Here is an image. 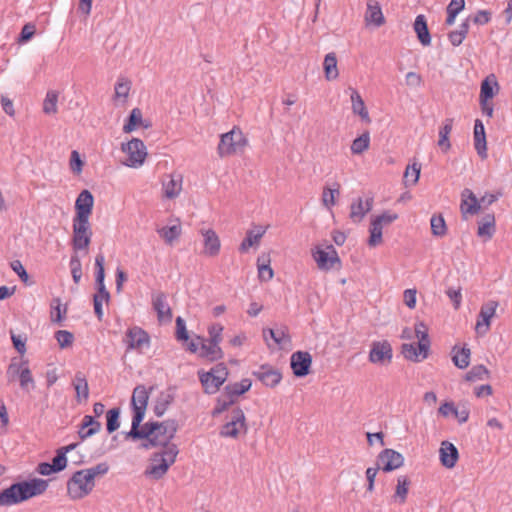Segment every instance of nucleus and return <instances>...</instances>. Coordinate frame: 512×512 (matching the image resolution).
Instances as JSON below:
<instances>
[{
  "label": "nucleus",
  "mask_w": 512,
  "mask_h": 512,
  "mask_svg": "<svg viewBox=\"0 0 512 512\" xmlns=\"http://www.w3.org/2000/svg\"><path fill=\"white\" fill-rule=\"evenodd\" d=\"M160 425V431H156L154 435H158L159 445L163 446L162 450L151 455L150 465L145 469L144 475L152 480L161 479L168 471L169 467L175 462L179 453L178 447L170 443V440L176 433L175 421H164Z\"/></svg>",
  "instance_id": "1"
},
{
  "label": "nucleus",
  "mask_w": 512,
  "mask_h": 512,
  "mask_svg": "<svg viewBox=\"0 0 512 512\" xmlns=\"http://www.w3.org/2000/svg\"><path fill=\"white\" fill-rule=\"evenodd\" d=\"M48 480L33 478L13 483L0 492V506H12L42 495L48 488Z\"/></svg>",
  "instance_id": "2"
},
{
  "label": "nucleus",
  "mask_w": 512,
  "mask_h": 512,
  "mask_svg": "<svg viewBox=\"0 0 512 512\" xmlns=\"http://www.w3.org/2000/svg\"><path fill=\"white\" fill-rule=\"evenodd\" d=\"M415 334L419 339L418 343L402 344V354L407 360L420 362L428 357L430 339L427 327L423 322L415 324Z\"/></svg>",
  "instance_id": "3"
},
{
  "label": "nucleus",
  "mask_w": 512,
  "mask_h": 512,
  "mask_svg": "<svg viewBox=\"0 0 512 512\" xmlns=\"http://www.w3.org/2000/svg\"><path fill=\"white\" fill-rule=\"evenodd\" d=\"M228 376V368L223 362L217 363L209 371H198L199 381L203 387L204 393L210 395L219 391Z\"/></svg>",
  "instance_id": "4"
},
{
  "label": "nucleus",
  "mask_w": 512,
  "mask_h": 512,
  "mask_svg": "<svg viewBox=\"0 0 512 512\" xmlns=\"http://www.w3.org/2000/svg\"><path fill=\"white\" fill-rule=\"evenodd\" d=\"M246 144L247 139L241 129L234 127L229 132L221 135L217 152L220 157L230 156L236 154L240 149L245 147Z\"/></svg>",
  "instance_id": "5"
},
{
  "label": "nucleus",
  "mask_w": 512,
  "mask_h": 512,
  "mask_svg": "<svg viewBox=\"0 0 512 512\" xmlns=\"http://www.w3.org/2000/svg\"><path fill=\"white\" fill-rule=\"evenodd\" d=\"M95 482L91 481L84 470H78L67 481V493L72 500H79L89 495Z\"/></svg>",
  "instance_id": "6"
},
{
  "label": "nucleus",
  "mask_w": 512,
  "mask_h": 512,
  "mask_svg": "<svg viewBox=\"0 0 512 512\" xmlns=\"http://www.w3.org/2000/svg\"><path fill=\"white\" fill-rule=\"evenodd\" d=\"M72 246L74 250H87L92 237L89 218H73Z\"/></svg>",
  "instance_id": "7"
},
{
  "label": "nucleus",
  "mask_w": 512,
  "mask_h": 512,
  "mask_svg": "<svg viewBox=\"0 0 512 512\" xmlns=\"http://www.w3.org/2000/svg\"><path fill=\"white\" fill-rule=\"evenodd\" d=\"M242 432H247L246 417L240 407H235L231 411L229 421L221 427L220 436L237 438Z\"/></svg>",
  "instance_id": "8"
},
{
  "label": "nucleus",
  "mask_w": 512,
  "mask_h": 512,
  "mask_svg": "<svg viewBox=\"0 0 512 512\" xmlns=\"http://www.w3.org/2000/svg\"><path fill=\"white\" fill-rule=\"evenodd\" d=\"M165 425H163L164 427ZM162 425L159 422H147L141 428H137L135 430H130L126 433V438H131L134 440L137 439H146L147 443H143L144 448L156 447L159 446L160 442L158 440V435H154L156 431L161 430Z\"/></svg>",
  "instance_id": "9"
},
{
  "label": "nucleus",
  "mask_w": 512,
  "mask_h": 512,
  "mask_svg": "<svg viewBox=\"0 0 512 512\" xmlns=\"http://www.w3.org/2000/svg\"><path fill=\"white\" fill-rule=\"evenodd\" d=\"M122 150L127 153L128 158L125 165L137 168L141 166L147 156L146 147L142 140L133 138L126 144H122Z\"/></svg>",
  "instance_id": "10"
},
{
  "label": "nucleus",
  "mask_w": 512,
  "mask_h": 512,
  "mask_svg": "<svg viewBox=\"0 0 512 512\" xmlns=\"http://www.w3.org/2000/svg\"><path fill=\"white\" fill-rule=\"evenodd\" d=\"M393 358V349L389 341H373L369 352V361L377 365H388Z\"/></svg>",
  "instance_id": "11"
},
{
  "label": "nucleus",
  "mask_w": 512,
  "mask_h": 512,
  "mask_svg": "<svg viewBox=\"0 0 512 512\" xmlns=\"http://www.w3.org/2000/svg\"><path fill=\"white\" fill-rule=\"evenodd\" d=\"M312 256L321 270H330L335 264L341 263L338 253L332 244L327 245L326 249L317 246L312 251Z\"/></svg>",
  "instance_id": "12"
},
{
  "label": "nucleus",
  "mask_w": 512,
  "mask_h": 512,
  "mask_svg": "<svg viewBox=\"0 0 512 512\" xmlns=\"http://www.w3.org/2000/svg\"><path fill=\"white\" fill-rule=\"evenodd\" d=\"M498 306L499 302L495 300H489L481 306L475 325L477 334L485 335L489 331L490 321L495 316Z\"/></svg>",
  "instance_id": "13"
},
{
  "label": "nucleus",
  "mask_w": 512,
  "mask_h": 512,
  "mask_svg": "<svg viewBox=\"0 0 512 512\" xmlns=\"http://www.w3.org/2000/svg\"><path fill=\"white\" fill-rule=\"evenodd\" d=\"M404 464V457L394 449L386 448L382 450L377 457V465L384 472H391L400 468Z\"/></svg>",
  "instance_id": "14"
},
{
  "label": "nucleus",
  "mask_w": 512,
  "mask_h": 512,
  "mask_svg": "<svg viewBox=\"0 0 512 512\" xmlns=\"http://www.w3.org/2000/svg\"><path fill=\"white\" fill-rule=\"evenodd\" d=\"M252 376L269 388L276 387L282 380L281 372L269 364H263L258 370L252 371Z\"/></svg>",
  "instance_id": "15"
},
{
  "label": "nucleus",
  "mask_w": 512,
  "mask_h": 512,
  "mask_svg": "<svg viewBox=\"0 0 512 512\" xmlns=\"http://www.w3.org/2000/svg\"><path fill=\"white\" fill-rule=\"evenodd\" d=\"M312 356L307 351H296L291 355L290 366L296 377H305L310 373Z\"/></svg>",
  "instance_id": "16"
},
{
  "label": "nucleus",
  "mask_w": 512,
  "mask_h": 512,
  "mask_svg": "<svg viewBox=\"0 0 512 512\" xmlns=\"http://www.w3.org/2000/svg\"><path fill=\"white\" fill-rule=\"evenodd\" d=\"M125 343L127 350H141L150 344L149 334L138 326H134L126 332Z\"/></svg>",
  "instance_id": "17"
},
{
  "label": "nucleus",
  "mask_w": 512,
  "mask_h": 512,
  "mask_svg": "<svg viewBox=\"0 0 512 512\" xmlns=\"http://www.w3.org/2000/svg\"><path fill=\"white\" fill-rule=\"evenodd\" d=\"M105 257L102 253H99L95 257V267H96V277L95 282L97 286L98 292L93 296L101 299L105 302H109L110 293L105 287L104 279H105V270H104Z\"/></svg>",
  "instance_id": "18"
},
{
  "label": "nucleus",
  "mask_w": 512,
  "mask_h": 512,
  "mask_svg": "<svg viewBox=\"0 0 512 512\" xmlns=\"http://www.w3.org/2000/svg\"><path fill=\"white\" fill-rule=\"evenodd\" d=\"M94 205V197L89 190H82L75 201V217L89 218Z\"/></svg>",
  "instance_id": "19"
},
{
  "label": "nucleus",
  "mask_w": 512,
  "mask_h": 512,
  "mask_svg": "<svg viewBox=\"0 0 512 512\" xmlns=\"http://www.w3.org/2000/svg\"><path fill=\"white\" fill-rule=\"evenodd\" d=\"M197 340H201V347L199 350V357L204 358L210 362H215L223 359L224 352L219 344H214L211 341L205 340L200 336H196Z\"/></svg>",
  "instance_id": "20"
},
{
  "label": "nucleus",
  "mask_w": 512,
  "mask_h": 512,
  "mask_svg": "<svg viewBox=\"0 0 512 512\" xmlns=\"http://www.w3.org/2000/svg\"><path fill=\"white\" fill-rule=\"evenodd\" d=\"M439 456L441 464L444 467L451 469L456 465L459 458L458 449L451 442L443 441L439 450Z\"/></svg>",
  "instance_id": "21"
},
{
  "label": "nucleus",
  "mask_w": 512,
  "mask_h": 512,
  "mask_svg": "<svg viewBox=\"0 0 512 512\" xmlns=\"http://www.w3.org/2000/svg\"><path fill=\"white\" fill-rule=\"evenodd\" d=\"M462 200L460 204V210L463 215H475L480 211V200L477 199L476 195L468 188H465L462 193Z\"/></svg>",
  "instance_id": "22"
},
{
  "label": "nucleus",
  "mask_w": 512,
  "mask_h": 512,
  "mask_svg": "<svg viewBox=\"0 0 512 512\" xmlns=\"http://www.w3.org/2000/svg\"><path fill=\"white\" fill-rule=\"evenodd\" d=\"M486 133L483 122L476 119L474 123V147L480 158H487Z\"/></svg>",
  "instance_id": "23"
},
{
  "label": "nucleus",
  "mask_w": 512,
  "mask_h": 512,
  "mask_svg": "<svg viewBox=\"0 0 512 512\" xmlns=\"http://www.w3.org/2000/svg\"><path fill=\"white\" fill-rule=\"evenodd\" d=\"M372 205V197L366 199L365 203L363 202L362 198H357L355 201L352 202L350 206V218L354 222H360L365 217V215L372 209Z\"/></svg>",
  "instance_id": "24"
},
{
  "label": "nucleus",
  "mask_w": 512,
  "mask_h": 512,
  "mask_svg": "<svg viewBox=\"0 0 512 512\" xmlns=\"http://www.w3.org/2000/svg\"><path fill=\"white\" fill-rule=\"evenodd\" d=\"M101 429V423L91 415H85L78 430V435L81 441L95 435Z\"/></svg>",
  "instance_id": "25"
},
{
  "label": "nucleus",
  "mask_w": 512,
  "mask_h": 512,
  "mask_svg": "<svg viewBox=\"0 0 512 512\" xmlns=\"http://www.w3.org/2000/svg\"><path fill=\"white\" fill-rule=\"evenodd\" d=\"M152 305L160 321L164 319L171 320L172 311L166 301V295L163 292H159L152 296Z\"/></svg>",
  "instance_id": "26"
},
{
  "label": "nucleus",
  "mask_w": 512,
  "mask_h": 512,
  "mask_svg": "<svg viewBox=\"0 0 512 512\" xmlns=\"http://www.w3.org/2000/svg\"><path fill=\"white\" fill-rule=\"evenodd\" d=\"M365 21L367 24H373L376 27H380L384 24L385 18L383 16L381 6L377 1H368L367 10L365 13Z\"/></svg>",
  "instance_id": "27"
},
{
  "label": "nucleus",
  "mask_w": 512,
  "mask_h": 512,
  "mask_svg": "<svg viewBox=\"0 0 512 512\" xmlns=\"http://www.w3.org/2000/svg\"><path fill=\"white\" fill-rule=\"evenodd\" d=\"M175 398L174 388L169 387L166 391L160 392L155 400L154 413L157 417H161Z\"/></svg>",
  "instance_id": "28"
},
{
  "label": "nucleus",
  "mask_w": 512,
  "mask_h": 512,
  "mask_svg": "<svg viewBox=\"0 0 512 512\" xmlns=\"http://www.w3.org/2000/svg\"><path fill=\"white\" fill-rule=\"evenodd\" d=\"M499 89L496 76L490 74L481 82L479 99H484V101L491 100L498 93Z\"/></svg>",
  "instance_id": "29"
},
{
  "label": "nucleus",
  "mask_w": 512,
  "mask_h": 512,
  "mask_svg": "<svg viewBox=\"0 0 512 512\" xmlns=\"http://www.w3.org/2000/svg\"><path fill=\"white\" fill-rule=\"evenodd\" d=\"M204 239L205 253L209 256H216L220 251V240L216 232L212 229L202 230Z\"/></svg>",
  "instance_id": "30"
},
{
  "label": "nucleus",
  "mask_w": 512,
  "mask_h": 512,
  "mask_svg": "<svg viewBox=\"0 0 512 512\" xmlns=\"http://www.w3.org/2000/svg\"><path fill=\"white\" fill-rule=\"evenodd\" d=\"M80 443H71L56 450V455L52 459V467L55 471L61 472L67 467V453L73 451Z\"/></svg>",
  "instance_id": "31"
},
{
  "label": "nucleus",
  "mask_w": 512,
  "mask_h": 512,
  "mask_svg": "<svg viewBox=\"0 0 512 512\" xmlns=\"http://www.w3.org/2000/svg\"><path fill=\"white\" fill-rule=\"evenodd\" d=\"M414 30L419 42L423 46H429L431 44V35L424 15L420 14L416 16L414 21Z\"/></svg>",
  "instance_id": "32"
},
{
  "label": "nucleus",
  "mask_w": 512,
  "mask_h": 512,
  "mask_svg": "<svg viewBox=\"0 0 512 512\" xmlns=\"http://www.w3.org/2000/svg\"><path fill=\"white\" fill-rule=\"evenodd\" d=\"M266 232V228L263 226H256L255 230H248L246 237L243 239L239 246V251L245 253L250 247L259 243L260 239Z\"/></svg>",
  "instance_id": "33"
},
{
  "label": "nucleus",
  "mask_w": 512,
  "mask_h": 512,
  "mask_svg": "<svg viewBox=\"0 0 512 512\" xmlns=\"http://www.w3.org/2000/svg\"><path fill=\"white\" fill-rule=\"evenodd\" d=\"M496 232V220L494 214H486L479 223L477 235L485 240H490Z\"/></svg>",
  "instance_id": "34"
},
{
  "label": "nucleus",
  "mask_w": 512,
  "mask_h": 512,
  "mask_svg": "<svg viewBox=\"0 0 512 512\" xmlns=\"http://www.w3.org/2000/svg\"><path fill=\"white\" fill-rule=\"evenodd\" d=\"M252 386V381L248 378L242 379L240 382L230 383L225 386L224 394L233 398L235 401L238 396L248 392Z\"/></svg>",
  "instance_id": "35"
},
{
  "label": "nucleus",
  "mask_w": 512,
  "mask_h": 512,
  "mask_svg": "<svg viewBox=\"0 0 512 512\" xmlns=\"http://www.w3.org/2000/svg\"><path fill=\"white\" fill-rule=\"evenodd\" d=\"M153 387L147 389L144 385H137L132 393L131 407L147 408L149 394L152 392Z\"/></svg>",
  "instance_id": "36"
},
{
  "label": "nucleus",
  "mask_w": 512,
  "mask_h": 512,
  "mask_svg": "<svg viewBox=\"0 0 512 512\" xmlns=\"http://www.w3.org/2000/svg\"><path fill=\"white\" fill-rule=\"evenodd\" d=\"M350 93V99L352 103V111L354 114H357L361 117L362 120L370 122L369 113L365 107L364 101L360 95V93L354 89L349 88Z\"/></svg>",
  "instance_id": "37"
},
{
  "label": "nucleus",
  "mask_w": 512,
  "mask_h": 512,
  "mask_svg": "<svg viewBox=\"0 0 512 512\" xmlns=\"http://www.w3.org/2000/svg\"><path fill=\"white\" fill-rule=\"evenodd\" d=\"M73 386L76 391V400L81 403L82 400H87L89 397V387L85 376L78 372L73 380Z\"/></svg>",
  "instance_id": "38"
},
{
  "label": "nucleus",
  "mask_w": 512,
  "mask_h": 512,
  "mask_svg": "<svg viewBox=\"0 0 512 512\" xmlns=\"http://www.w3.org/2000/svg\"><path fill=\"white\" fill-rule=\"evenodd\" d=\"M453 128V119L447 118L443 122V125L441 126L439 130V140H438V146L441 148L443 152H447L450 147L451 143L449 140V134L451 133Z\"/></svg>",
  "instance_id": "39"
},
{
  "label": "nucleus",
  "mask_w": 512,
  "mask_h": 512,
  "mask_svg": "<svg viewBox=\"0 0 512 512\" xmlns=\"http://www.w3.org/2000/svg\"><path fill=\"white\" fill-rule=\"evenodd\" d=\"M157 233L161 238L164 239L166 244L172 245L173 242L180 237L182 233V228L180 224L164 226L162 228L157 229Z\"/></svg>",
  "instance_id": "40"
},
{
  "label": "nucleus",
  "mask_w": 512,
  "mask_h": 512,
  "mask_svg": "<svg viewBox=\"0 0 512 512\" xmlns=\"http://www.w3.org/2000/svg\"><path fill=\"white\" fill-rule=\"evenodd\" d=\"M340 194V184L333 182L332 186H325L322 192V203L327 209H331L335 204V197Z\"/></svg>",
  "instance_id": "41"
},
{
  "label": "nucleus",
  "mask_w": 512,
  "mask_h": 512,
  "mask_svg": "<svg viewBox=\"0 0 512 512\" xmlns=\"http://www.w3.org/2000/svg\"><path fill=\"white\" fill-rule=\"evenodd\" d=\"M452 353V361L457 368L465 369L469 366L471 354L469 348L457 349V347H454Z\"/></svg>",
  "instance_id": "42"
},
{
  "label": "nucleus",
  "mask_w": 512,
  "mask_h": 512,
  "mask_svg": "<svg viewBox=\"0 0 512 512\" xmlns=\"http://www.w3.org/2000/svg\"><path fill=\"white\" fill-rule=\"evenodd\" d=\"M410 483V479L407 476L403 475L398 477L394 494L396 502L400 504L405 503Z\"/></svg>",
  "instance_id": "43"
},
{
  "label": "nucleus",
  "mask_w": 512,
  "mask_h": 512,
  "mask_svg": "<svg viewBox=\"0 0 512 512\" xmlns=\"http://www.w3.org/2000/svg\"><path fill=\"white\" fill-rule=\"evenodd\" d=\"M324 72L327 80H334L338 77L337 58L335 53L331 52L325 56L324 59Z\"/></svg>",
  "instance_id": "44"
},
{
  "label": "nucleus",
  "mask_w": 512,
  "mask_h": 512,
  "mask_svg": "<svg viewBox=\"0 0 512 512\" xmlns=\"http://www.w3.org/2000/svg\"><path fill=\"white\" fill-rule=\"evenodd\" d=\"M59 94L55 90H49L46 93V97L43 101V112L47 115L56 114L58 111L57 103H58Z\"/></svg>",
  "instance_id": "45"
},
{
  "label": "nucleus",
  "mask_w": 512,
  "mask_h": 512,
  "mask_svg": "<svg viewBox=\"0 0 512 512\" xmlns=\"http://www.w3.org/2000/svg\"><path fill=\"white\" fill-rule=\"evenodd\" d=\"M259 278L263 281H269L273 278V270L270 266V260L265 256H260L257 259Z\"/></svg>",
  "instance_id": "46"
},
{
  "label": "nucleus",
  "mask_w": 512,
  "mask_h": 512,
  "mask_svg": "<svg viewBox=\"0 0 512 512\" xmlns=\"http://www.w3.org/2000/svg\"><path fill=\"white\" fill-rule=\"evenodd\" d=\"M120 408L115 407L106 412V429L108 433L115 432L120 426Z\"/></svg>",
  "instance_id": "47"
},
{
  "label": "nucleus",
  "mask_w": 512,
  "mask_h": 512,
  "mask_svg": "<svg viewBox=\"0 0 512 512\" xmlns=\"http://www.w3.org/2000/svg\"><path fill=\"white\" fill-rule=\"evenodd\" d=\"M370 145V134L369 132H364L359 137L355 138L351 145V152L353 154H362L369 148Z\"/></svg>",
  "instance_id": "48"
},
{
  "label": "nucleus",
  "mask_w": 512,
  "mask_h": 512,
  "mask_svg": "<svg viewBox=\"0 0 512 512\" xmlns=\"http://www.w3.org/2000/svg\"><path fill=\"white\" fill-rule=\"evenodd\" d=\"M421 165L418 163H413L412 165L407 166L404 173V183L406 186L415 185L420 176Z\"/></svg>",
  "instance_id": "49"
},
{
  "label": "nucleus",
  "mask_w": 512,
  "mask_h": 512,
  "mask_svg": "<svg viewBox=\"0 0 512 512\" xmlns=\"http://www.w3.org/2000/svg\"><path fill=\"white\" fill-rule=\"evenodd\" d=\"M382 229L383 226L379 224L376 220H372L370 224V237L368 240V245L371 247H375L382 242Z\"/></svg>",
  "instance_id": "50"
},
{
  "label": "nucleus",
  "mask_w": 512,
  "mask_h": 512,
  "mask_svg": "<svg viewBox=\"0 0 512 512\" xmlns=\"http://www.w3.org/2000/svg\"><path fill=\"white\" fill-rule=\"evenodd\" d=\"M142 121V112L139 108H134L130 112L123 130L126 133L132 132Z\"/></svg>",
  "instance_id": "51"
},
{
  "label": "nucleus",
  "mask_w": 512,
  "mask_h": 512,
  "mask_svg": "<svg viewBox=\"0 0 512 512\" xmlns=\"http://www.w3.org/2000/svg\"><path fill=\"white\" fill-rule=\"evenodd\" d=\"M67 312V308L64 307L61 309V300L59 298L53 299L51 303V321L56 323H61L65 317Z\"/></svg>",
  "instance_id": "52"
},
{
  "label": "nucleus",
  "mask_w": 512,
  "mask_h": 512,
  "mask_svg": "<svg viewBox=\"0 0 512 512\" xmlns=\"http://www.w3.org/2000/svg\"><path fill=\"white\" fill-rule=\"evenodd\" d=\"M431 231L434 236L442 237L446 234L445 220L441 215H433L430 220Z\"/></svg>",
  "instance_id": "53"
},
{
  "label": "nucleus",
  "mask_w": 512,
  "mask_h": 512,
  "mask_svg": "<svg viewBox=\"0 0 512 512\" xmlns=\"http://www.w3.org/2000/svg\"><path fill=\"white\" fill-rule=\"evenodd\" d=\"M263 336L265 340H267L269 336L278 345H282L285 340H289V336L284 329L274 330L271 328H266L263 330Z\"/></svg>",
  "instance_id": "54"
},
{
  "label": "nucleus",
  "mask_w": 512,
  "mask_h": 512,
  "mask_svg": "<svg viewBox=\"0 0 512 512\" xmlns=\"http://www.w3.org/2000/svg\"><path fill=\"white\" fill-rule=\"evenodd\" d=\"M19 382L20 387L24 390L29 391L30 386L31 388H34V379L32 377V373L29 368L28 362L24 363L23 370L20 371Z\"/></svg>",
  "instance_id": "55"
},
{
  "label": "nucleus",
  "mask_w": 512,
  "mask_h": 512,
  "mask_svg": "<svg viewBox=\"0 0 512 512\" xmlns=\"http://www.w3.org/2000/svg\"><path fill=\"white\" fill-rule=\"evenodd\" d=\"M489 374L488 369L484 365L473 366L465 376L467 381L483 380Z\"/></svg>",
  "instance_id": "56"
},
{
  "label": "nucleus",
  "mask_w": 512,
  "mask_h": 512,
  "mask_svg": "<svg viewBox=\"0 0 512 512\" xmlns=\"http://www.w3.org/2000/svg\"><path fill=\"white\" fill-rule=\"evenodd\" d=\"M235 402L236 401L233 398L228 397L226 394L220 396L216 401V405L212 411V415L214 417L220 415L221 413L226 411L230 406H232Z\"/></svg>",
  "instance_id": "57"
},
{
  "label": "nucleus",
  "mask_w": 512,
  "mask_h": 512,
  "mask_svg": "<svg viewBox=\"0 0 512 512\" xmlns=\"http://www.w3.org/2000/svg\"><path fill=\"white\" fill-rule=\"evenodd\" d=\"M61 349L68 348L73 344L74 335L67 330H58L54 335Z\"/></svg>",
  "instance_id": "58"
},
{
  "label": "nucleus",
  "mask_w": 512,
  "mask_h": 512,
  "mask_svg": "<svg viewBox=\"0 0 512 512\" xmlns=\"http://www.w3.org/2000/svg\"><path fill=\"white\" fill-rule=\"evenodd\" d=\"M163 189L164 195L169 199H173L177 197L181 191V181L171 178L168 182L163 184Z\"/></svg>",
  "instance_id": "59"
},
{
  "label": "nucleus",
  "mask_w": 512,
  "mask_h": 512,
  "mask_svg": "<svg viewBox=\"0 0 512 512\" xmlns=\"http://www.w3.org/2000/svg\"><path fill=\"white\" fill-rule=\"evenodd\" d=\"M83 470H84V472H86L88 477L91 478V481L95 482L96 477L103 476L108 473L109 465L106 462H101L93 467L83 469Z\"/></svg>",
  "instance_id": "60"
},
{
  "label": "nucleus",
  "mask_w": 512,
  "mask_h": 512,
  "mask_svg": "<svg viewBox=\"0 0 512 512\" xmlns=\"http://www.w3.org/2000/svg\"><path fill=\"white\" fill-rule=\"evenodd\" d=\"M69 266L74 283L78 284L82 277V265L77 255H72L70 258Z\"/></svg>",
  "instance_id": "61"
},
{
  "label": "nucleus",
  "mask_w": 512,
  "mask_h": 512,
  "mask_svg": "<svg viewBox=\"0 0 512 512\" xmlns=\"http://www.w3.org/2000/svg\"><path fill=\"white\" fill-rule=\"evenodd\" d=\"M24 363H27V360L15 361L12 360L7 369V376L10 381L19 379L20 371L23 370Z\"/></svg>",
  "instance_id": "62"
},
{
  "label": "nucleus",
  "mask_w": 512,
  "mask_h": 512,
  "mask_svg": "<svg viewBox=\"0 0 512 512\" xmlns=\"http://www.w3.org/2000/svg\"><path fill=\"white\" fill-rule=\"evenodd\" d=\"M222 332L223 326L221 324H213L208 328L209 338L208 341H211L214 344H220L222 341Z\"/></svg>",
  "instance_id": "63"
},
{
  "label": "nucleus",
  "mask_w": 512,
  "mask_h": 512,
  "mask_svg": "<svg viewBox=\"0 0 512 512\" xmlns=\"http://www.w3.org/2000/svg\"><path fill=\"white\" fill-rule=\"evenodd\" d=\"M130 91V81L127 79H118L115 84V96L117 98H126Z\"/></svg>",
  "instance_id": "64"
}]
</instances>
